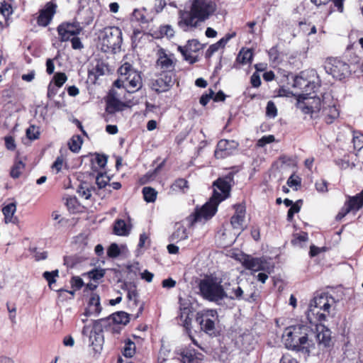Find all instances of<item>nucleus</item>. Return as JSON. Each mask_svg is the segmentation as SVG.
Instances as JSON below:
<instances>
[{"instance_id":"1","label":"nucleus","mask_w":363,"mask_h":363,"mask_svg":"<svg viewBox=\"0 0 363 363\" xmlns=\"http://www.w3.org/2000/svg\"><path fill=\"white\" fill-rule=\"evenodd\" d=\"M233 177L234 174L230 172L213 182V196L209 201L206 202L201 208H197L195 213L189 217L191 225L195 223L206 221L215 215L218 204L230 196L231 186L234 183Z\"/></svg>"},{"instance_id":"2","label":"nucleus","mask_w":363,"mask_h":363,"mask_svg":"<svg viewBox=\"0 0 363 363\" xmlns=\"http://www.w3.org/2000/svg\"><path fill=\"white\" fill-rule=\"evenodd\" d=\"M216 10L213 0H191L189 11H179V26L184 31H191L209 18Z\"/></svg>"},{"instance_id":"3","label":"nucleus","mask_w":363,"mask_h":363,"mask_svg":"<svg viewBox=\"0 0 363 363\" xmlns=\"http://www.w3.org/2000/svg\"><path fill=\"white\" fill-rule=\"evenodd\" d=\"M284 340H331V332L323 324H317L312 328L299 324L287 327L283 334Z\"/></svg>"},{"instance_id":"4","label":"nucleus","mask_w":363,"mask_h":363,"mask_svg":"<svg viewBox=\"0 0 363 363\" xmlns=\"http://www.w3.org/2000/svg\"><path fill=\"white\" fill-rule=\"evenodd\" d=\"M119 77L113 83L117 88H124L129 93H134L143 86L140 73L128 63L123 64L118 70Z\"/></svg>"},{"instance_id":"5","label":"nucleus","mask_w":363,"mask_h":363,"mask_svg":"<svg viewBox=\"0 0 363 363\" xmlns=\"http://www.w3.org/2000/svg\"><path fill=\"white\" fill-rule=\"evenodd\" d=\"M98 38L104 52L115 51L122 44V31L118 27H106L99 31Z\"/></svg>"},{"instance_id":"6","label":"nucleus","mask_w":363,"mask_h":363,"mask_svg":"<svg viewBox=\"0 0 363 363\" xmlns=\"http://www.w3.org/2000/svg\"><path fill=\"white\" fill-rule=\"evenodd\" d=\"M199 289L203 297L210 301H219L226 295L224 288L217 278L207 277L201 281Z\"/></svg>"},{"instance_id":"7","label":"nucleus","mask_w":363,"mask_h":363,"mask_svg":"<svg viewBox=\"0 0 363 363\" xmlns=\"http://www.w3.org/2000/svg\"><path fill=\"white\" fill-rule=\"evenodd\" d=\"M106 320H112L114 323L126 325L129 323V314L124 311H118L113 313L106 319H100L96 320L94 323L92 329L89 331V340H104L103 330L101 328V322Z\"/></svg>"},{"instance_id":"8","label":"nucleus","mask_w":363,"mask_h":363,"mask_svg":"<svg viewBox=\"0 0 363 363\" xmlns=\"http://www.w3.org/2000/svg\"><path fill=\"white\" fill-rule=\"evenodd\" d=\"M310 77H317L315 70L303 71L294 77L293 86L301 90L303 94L301 96H308L317 87V83L313 79H309Z\"/></svg>"},{"instance_id":"9","label":"nucleus","mask_w":363,"mask_h":363,"mask_svg":"<svg viewBox=\"0 0 363 363\" xmlns=\"http://www.w3.org/2000/svg\"><path fill=\"white\" fill-rule=\"evenodd\" d=\"M325 69L338 80H342L351 74L349 65L338 58H328L325 62Z\"/></svg>"},{"instance_id":"10","label":"nucleus","mask_w":363,"mask_h":363,"mask_svg":"<svg viewBox=\"0 0 363 363\" xmlns=\"http://www.w3.org/2000/svg\"><path fill=\"white\" fill-rule=\"evenodd\" d=\"M216 320L217 312L216 310H203L196 313V322L201 325V330L211 337L216 335L215 321Z\"/></svg>"},{"instance_id":"11","label":"nucleus","mask_w":363,"mask_h":363,"mask_svg":"<svg viewBox=\"0 0 363 363\" xmlns=\"http://www.w3.org/2000/svg\"><path fill=\"white\" fill-rule=\"evenodd\" d=\"M322 106L323 99L315 96H299L297 102V108L305 114L313 115L318 113L321 111Z\"/></svg>"},{"instance_id":"12","label":"nucleus","mask_w":363,"mask_h":363,"mask_svg":"<svg viewBox=\"0 0 363 363\" xmlns=\"http://www.w3.org/2000/svg\"><path fill=\"white\" fill-rule=\"evenodd\" d=\"M322 114L325 117V122L331 124L339 117L340 112L336 106L335 101L330 94L323 95V106L321 108Z\"/></svg>"},{"instance_id":"13","label":"nucleus","mask_w":363,"mask_h":363,"mask_svg":"<svg viewBox=\"0 0 363 363\" xmlns=\"http://www.w3.org/2000/svg\"><path fill=\"white\" fill-rule=\"evenodd\" d=\"M174 82L175 73L160 72L157 78L152 82L151 88L158 93L164 92L173 86Z\"/></svg>"},{"instance_id":"14","label":"nucleus","mask_w":363,"mask_h":363,"mask_svg":"<svg viewBox=\"0 0 363 363\" xmlns=\"http://www.w3.org/2000/svg\"><path fill=\"white\" fill-rule=\"evenodd\" d=\"M82 28L78 22L62 23L57 27V33L61 42H65L70 39L71 36L79 35Z\"/></svg>"},{"instance_id":"15","label":"nucleus","mask_w":363,"mask_h":363,"mask_svg":"<svg viewBox=\"0 0 363 363\" xmlns=\"http://www.w3.org/2000/svg\"><path fill=\"white\" fill-rule=\"evenodd\" d=\"M178 50L181 52L186 61L190 64L196 62L197 57L192 54L198 52L201 49V45L197 40H189L185 46H179Z\"/></svg>"},{"instance_id":"16","label":"nucleus","mask_w":363,"mask_h":363,"mask_svg":"<svg viewBox=\"0 0 363 363\" xmlns=\"http://www.w3.org/2000/svg\"><path fill=\"white\" fill-rule=\"evenodd\" d=\"M239 144L235 140H220L215 150V156L218 159L225 158L237 150Z\"/></svg>"},{"instance_id":"17","label":"nucleus","mask_w":363,"mask_h":363,"mask_svg":"<svg viewBox=\"0 0 363 363\" xmlns=\"http://www.w3.org/2000/svg\"><path fill=\"white\" fill-rule=\"evenodd\" d=\"M57 4L52 1L47 3L44 9L40 11L38 17V24L41 26H47L56 12Z\"/></svg>"},{"instance_id":"18","label":"nucleus","mask_w":363,"mask_h":363,"mask_svg":"<svg viewBox=\"0 0 363 363\" xmlns=\"http://www.w3.org/2000/svg\"><path fill=\"white\" fill-rule=\"evenodd\" d=\"M242 264L247 269L258 272L265 270L266 263L260 258L243 255L240 259Z\"/></svg>"},{"instance_id":"19","label":"nucleus","mask_w":363,"mask_h":363,"mask_svg":"<svg viewBox=\"0 0 363 363\" xmlns=\"http://www.w3.org/2000/svg\"><path fill=\"white\" fill-rule=\"evenodd\" d=\"M178 354L181 357L180 359L182 363H200L203 359V355L196 352L195 348L191 346L180 350Z\"/></svg>"},{"instance_id":"20","label":"nucleus","mask_w":363,"mask_h":363,"mask_svg":"<svg viewBox=\"0 0 363 363\" xmlns=\"http://www.w3.org/2000/svg\"><path fill=\"white\" fill-rule=\"evenodd\" d=\"M157 69L160 72L170 74L174 73L175 65L172 59L164 52H162L156 64Z\"/></svg>"},{"instance_id":"21","label":"nucleus","mask_w":363,"mask_h":363,"mask_svg":"<svg viewBox=\"0 0 363 363\" xmlns=\"http://www.w3.org/2000/svg\"><path fill=\"white\" fill-rule=\"evenodd\" d=\"M234 208L235 213L231 218V225L234 228H241L245 221V206L242 204H236Z\"/></svg>"},{"instance_id":"22","label":"nucleus","mask_w":363,"mask_h":363,"mask_svg":"<svg viewBox=\"0 0 363 363\" xmlns=\"http://www.w3.org/2000/svg\"><path fill=\"white\" fill-rule=\"evenodd\" d=\"M285 347L296 353L309 355L308 342H285Z\"/></svg>"},{"instance_id":"23","label":"nucleus","mask_w":363,"mask_h":363,"mask_svg":"<svg viewBox=\"0 0 363 363\" xmlns=\"http://www.w3.org/2000/svg\"><path fill=\"white\" fill-rule=\"evenodd\" d=\"M310 306L322 308L324 312L329 314L331 305L328 296L326 294H320L314 297L310 303Z\"/></svg>"},{"instance_id":"24","label":"nucleus","mask_w":363,"mask_h":363,"mask_svg":"<svg viewBox=\"0 0 363 363\" xmlns=\"http://www.w3.org/2000/svg\"><path fill=\"white\" fill-rule=\"evenodd\" d=\"M122 289L127 291V298L128 301H133V304L134 306H138L139 295L136 285L132 282H124Z\"/></svg>"},{"instance_id":"25","label":"nucleus","mask_w":363,"mask_h":363,"mask_svg":"<svg viewBox=\"0 0 363 363\" xmlns=\"http://www.w3.org/2000/svg\"><path fill=\"white\" fill-rule=\"evenodd\" d=\"M188 233L186 228L181 223H176L174 226V231L169 237V240L172 242H178L181 240L187 239Z\"/></svg>"},{"instance_id":"26","label":"nucleus","mask_w":363,"mask_h":363,"mask_svg":"<svg viewBox=\"0 0 363 363\" xmlns=\"http://www.w3.org/2000/svg\"><path fill=\"white\" fill-rule=\"evenodd\" d=\"M224 294H226L225 298H229L232 300H240L242 298L243 291L237 284L232 286L230 284H228V286H225L224 288Z\"/></svg>"},{"instance_id":"27","label":"nucleus","mask_w":363,"mask_h":363,"mask_svg":"<svg viewBox=\"0 0 363 363\" xmlns=\"http://www.w3.org/2000/svg\"><path fill=\"white\" fill-rule=\"evenodd\" d=\"M327 314V312H324L322 308L309 306L307 312V318L310 323L313 321H323L325 320Z\"/></svg>"},{"instance_id":"28","label":"nucleus","mask_w":363,"mask_h":363,"mask_svg":"<svg viewBox=\"0 0 363 363\" xmlns=\"http://www.w3.org/2000/svg\"><path fill=\"white\" fill-rule=\"evenodd\" d=\"M16 211V206L14 203H11L3 208L2 212L6 223H11L15 224L18 222L17 218L13 217Z\"/></svg>"},{"instance_id":"29","label":"nucleus","mask_w":363,"mask_h":363,"mask_svg":"<svg viewBox=\"0 0 363 363\" xmlns=\"http://www.w3.org/2000/svg\"><path fill=\"white\" fill-rule=\"evenodd\" d=\"M109 69L108 65L103 60H98L96 61L92 69L89 72L90 74H94L96 78L108 73Z\"/></svg>"},{"instance_id":"30","label":"nucleus","mask_w":363,"mask_h":363,"mask_svg":"<svg viewBox=\"0 0 363 363\" xmlns=\"http://www.w3.org/2000/svg\"><path fill=\"white\" fill-rule=\"evenodd\" d=\"M113 231L117 235L125 236L129 234L130 228L123 220L119 219L115 222Z\"/></svg>"},{"instance_id":"31","label":"nucleus","mask_w":363,"mask_h":363,"mask_svg":"<svg viewBox=\"0 0 363 363\" xmlns=\"http://www.w3.org/2000/svg\"><path fill=\"white\" fill-rule=\"evenodd\" d=\"M345 206H347L349 208H351L352 210H359L362 206H363V195L362 192L353 197H350V200L347 203H345Z\"/></svg>"},{"instance_id":"32","label":"nucleus","mask_w":363,"mask_h":363,"mask_svg":"<svg viewBox=\"0 0 363 363\" xmlns=\"http://www.w3.org/2000/svg\"><path fill=\"white\" fill-rule=\"evenodd\" d=\"M143 194L145 201L150 203L154 202L156 200L157 192L155 189L145 186L143 189Z\"/></svg>"},{"instance_id":"33","label":"nucleus","mask_w":363,"mask_h":363,"mask_svg":"<svg viewBox=\"0 0 363 363\" xmlns=\"http://www.w3.org/2000/svg\"><path fill=\"white\" fill-rule=\"evenodd\" d=\"M82 145V139L79 135H74L69 142V150L73 152H78Z\"/></svg>"},{"instance_id":"34","label":"nucleus","mask_w":363,"mask_h":363,"mask_svg":"<svg viewBox=\"0 0 363 363\" xmlns=\"http://www.w3.org/2000/svg\"><path fill=\"white\" fill-rule=\"evenodd\" d=\"M136 352V347L135 342H126L124 348L122 350V354L127 358L133 357Z\"/></svg>"},{"instance_id":"35","label":"nucleus","mask_w":363,"mask_h":363,"mask_svg":"<svg viewBox=\"0 0 363 363\" xmlns=\"http://www.w3.org/2000/svg\"><path fill=\"white\" fill-rule=\"evenodd\" d=\"M236 346L240 350V352L244 354H248L255 349L252 342H235Z\"/></svg>"},{"instance_id":"36","label":"nucleus","mask_w":363,"mask_h":363,"mask_svg":"<svg viewBox=\"0 0 363 363\" xmlns=\"http://www.w3.org/2000/svg\"><path fill=\"white\" fill-rule=\"evenodd\" d=\"M95 190L93 187H89L87 184H81L77 189V193L82 197L86 199H90L91 196V191Z\"/></svg>"},{"instance_id":"37","label":"nucleus","mask_w":363,"mask_h":363,"mask_svg":"<svg viewBox=\"0 0 363 363\" xmlns=\"http://www.w3.org/2000/svg\"><path fill=\"white\" fill-rule=\"evenodd\" d=\"M252 55L250 50H241L238 55V60L242 64H247L251 62Z\"/></svg>"},{"instance_id":"38","label":"nucleus","mask_w":363,"mask_h":363,"mask_svg":"<svg viewBox=\"0 0 363 363\" xmlns=\"http://www.w3.org/2000/svg\"><path fill=\"white\" fill-rule=\"evenodd\" d=\"M352 142L354 149L362 150L363 148V134L358 131H354Z\"/></svg>"},{"instance_id":"39","label":"nucleus","mask_w":363,"mask_h":363,"mask_svg":"<svg viewBox=\"0 0 363 363\" xmlns=\"http://www.w3.org/2000/svg\"><path fill=\"white\" fill-rule=\"evenodd\" d=\"M24 164L22 161H18L16 162L11 170V177L16 179L19 177L21 171L24 169Z\"/></svg>"},{"instance_id":"40","label":"nucleus","mask_w":363,"mask_h":363,"mask_svg":"<svg viewBox=\"0 0 363 363\" xmlns=\"http://www.w3.org/2000/svg\"><path fill=\"white\" fill-rule=\"evenodd\" d=\"M58 275L59 271L55 269L52 272H45L43 277L48 281L49 286L51 287V285L56 281L55 277H58Z\"/></svg>"},{"instance_id":"41","label":"nucleus","mask_w":363,"mask_h":363,"mask_svg":"<svg viewBox=\"0 0 363 363\" xmlns=\"http://www.w3.org/2000/svg\"><path fill=\"white\" fill-rule=\"evenodd\" d=\"M301 203L302 201L298 200L296 203H294V204H293L292 206L290 207L287 213V220L289 221L292 220L294 213H298L300 211Z\"/></svg>"},{"instance_id":"42","label":"nucleus","mask_w":363,"mask_h":363,"mask_svg":"<svg viewBox=\"0 0 363 363\" xmlns=\"http://www.w3.org/2000/svg\"><path fill=\"white\" fill-rule=\"evenodd\" d=\"M0 13L6 18L11 16L13 13V9L11 5L5 1L1 2Z\"/></svg>"},{"instance_id":"43","label":"nucleus","mask_w":363,"mask_h":363,"mask_svg":"<svg viewBox=\"0 0 363 363\" xmlns=\"http://www.w3.org/2000/svg\"><path fill=\"white\" fill-rule=\"evenodd\" d=\"M121 102L116 99H110L107 103V111L109 113H114L121 110Z\"/></svg>"},{"instance_id":"44","label":"nucleus","mask_w":363,"mask_h":363,"mask_svg":"<svg viewBox=\"0 0 363 363\" xmlns=\"http://www.w3.org/2000/svg\"><path fill=\"white\" fill-rule=\"evenodd\" d=\"M53 79L55 82V86L61 87L65 83L67 78L65 73L57 72L54 75Z\"/></svg>"},{"instance_id":"45","label":"nucleus","mask_w":363,"mask_h":363,"mask_svg":"<svg viewBox=\"0 0 363 363\" xmlns=\"http://www.w3.org/2000/svg\"><path fill=\"white\" fill-rule=\"evenodd\" d=\"M187 184L188 182L186 180L178 179L172 185V189L173 191L182 190L184 191L185 188H188Z\"/></svg>"},{"instance_id":"46","label":"nucleus","mask_w":363,"mask_h":363,"mask_svg":"<svg viewBox=\"0 0 363 363\" xmlns=\"http://www.w3.org/2000/svg\"><path fill=\"white\" fill-rule=\"evenodd\" d=\"M133 17L140 23H147L148 22L143 11L135 9L133 13Z\"/></svg>"},{"instance_id":"47","label":"nucleus","mask_w":363,"mask_h":363,"mask_svg":"<svg viewBox=\"0 0 363 363\" xmlns=\"http://www.w3.org/2000/svg\"><path fill=\"white\" fill-rule=\"evenodd\" d=\"M266 114L270 118H274L277 115V109L274 103L272 101H268L266 108Z\"/></svg>"},{"instance_id":"48","label":"nucleus","mask_w":363,"mask_h":363,"mask_svg":"<svg viewBox=\"0 0 363 363\" xmlns=\"http://www.w3.org/2000/svg\"><path fill=\"white\" fill-rule=\"evenodd\" d=\"M109 178L101 174H99L96 178V183L99 189H103L106 186L109 182Z\"/></svg>"},{"instance_id":"49","label":"nucleus","mask_w":363,"mask_h":363,"mask_svg":"<svg viewBox=\"0 0 363 363\" xmlns=\"http://www.w3.org/2000/svg\"><path fill=\"white\" fill-rule=\"evenodd\" d=\"M120 249L118 245L116 243H112L107 251L108 256L112 258L117 257L120 255Z\"/></svg>"},{"instance_id":"50","label":"nucleus","mask_w":363,"mask_h":363,"mask_svg":"<svg viewBox=\"0 0 363 363\" xmlns=\"http://www.w3.org/2000/svg\"><path fill=\"white\" fill-rule=\"evenodd\" d=\"M104 274H105V271H104V269H96L91 271L89 273V277L94 281L101 279L104 276Z\"/></svg>"},{"instance_id":"51","label":"nucleus","mask_w":363,"mask_h":363,"mask_svg":"<svg viewBox=\"0 0 363 363\" xmlns=\"http://www.w3.org/2000/svg\"><path fill=\"white\" fill-rule=\"evenodd\" d=\"M101 303H99V305L96 304L89 306L86 311V315H89L94 314L95 315H98L101 313Z\"/></svg>"},{"instance_id":"52","label":"nucleus","mask_w":363,"mask_h":363,"mask_svg":"<svg viewBox=\"0 0 363 363\" xmlns=\"http://www.w3.org/2000/svg\"><path fill=\"white\" fill-rule=\"evenodd\" d=\"M318 191L325 193L328 191V182L324 179H320L315 184Z\"/></svg>"},{"instance_id":"53","label":"nucleus","mask_w":363,"mask_h":363,"mask_svg":"<svg viewBox=\"0 0 363 363\" xmlns=\"http://www.w3.org/2000/svg\"><path fill=\"white\" fill-rule=\"evenodd\" d=\"M274 141V136L272 135H265L257 141V145L259 147H264L265 145L271 143Z\"/></svg>"},{"instance_id":"54","label":"nucleus","mask_w":363,"mask_h":363,"mask_svg":"<svg viewBox=\"0 0 363 363\" xmlns=\"http://www.w3.org/2000/svg\"><path fill=\"white\" fill-rule=\"evenodd\" d=\"M213 96H214V91L212 89H209L208 94H203L201 96L200 101H199L200 104L202 106H206L211 99H213Z\"/></svg>"},{"instance_id":"55","label":"nucleus","mask_w":363,"mask_h":363,"mask_svg":"<svg viewBox=\"0 0 363 363\" xmlns=\"http://www.w3.org/2000/svg\"><path fill=\"white\" fill-rule=\"evenodd\" d=\"M6 147L9 150H14L16 148V143L12 136H6L4 138Z\"/></svg>"},{"instance_id":"56","label":"nucleus","mask_w":363,"mask_h":363,"mask_svg":"<svg viewBox=\"0 0 363 363\" xmlns=\"http://www.w3.org/2000/svg\"><path fill=\"white\" fill-rule=\"evenodd\" d=\"M64 164V160L62 157H58L54 162L52 165V169L56 171V173H58L62 168Z\"/></svg>"},{"instance_id":"57","label":"nucleus","mask_w":363,"mask_h":363,"mask_svg":"<svg viewBox=\"0 0 363 363\" xmlns=\"http://www.w3.org/2000/svg\"><path fill=\"white\" fill-rule=\"evenodd\" d=\"M71 284L73 288L79 289L83 286L84 282L79 277H73L71 279Z\"/></svg>"},{"instance_id":"58","label":"nucleus","mask_w":363,"mask_h":363,"mask_svg":"<svg viewBox=\"0 0 363 363\" xmlns=\"http://www.w3.org/2000/svg\"><path fill=\"white\" fill-rule=\"evenodd\" d=\"M39 133L35 130L34 126L28 128L26 130V135L30 140H35L38 138Z\"/></svg>"},{"instance_id":"59","label":"nucleus","mask_w":363,"mask_h":363,"mask_svg":"<svg viewBox=\"0 0 363 363\" xmlns=\"http://www.w3.org/2000/svg\"><path fill=\"white\" fill-rule=\"evenodd\" d=\"M72 43V48L74 50H80L83 48V45L79 39V38L74 36L72 38L69 39Z\"/></svg>"},{"instance_id":"60","label":"nucleus","mask_w":363,"mask_h":363,"mask_svg":"<svg viewBox=\"0 0 363 363\" xmlns=\"http://www.w3.org/2000/svg\"><path fill=\"white\" fill-rule=\"evenodd\" d=\"M251 84L254 87H259L261 84V79L259 74L257 72L253 73L250 79Z\"/></svg>"},{"instance_id":"61","label":"nucleus","mask_w":363,"mask_h":363,"mask_svg":"<svg viewBox=\"0 0 363 363\" xmlns=\"http://www.w3.org/2000/svg\"><path fill=\"white\" fill-rule=\"evenodd\" d=\"M89 346L92 347L94 354H99L102 350V344L101 342H91Z\"/></svg>"},{"instance_id":"62","label":"nucleus","mask_w":363,"mask_h":363,"mask_svg":"<svg viewBox=\"0 0 363 363\" xmlns=\"http://www.w3.org/2000/svg\"><path fill=\"white\" fill-rule=\"evenodd\" d=\"M161 33L168 38L174 36V32L170 26H164L161 28Z\"/></svg>"},{"instance_id":"63","label":"nucleus","mask_w":363,"mask_h":363,"mask_svg":"<svg viewBox=\"0 0 363 363\" xmlns=\"http://www.w3.org/2000/svg\"><path fill=\"white\" fill-rule=\"evenodd\" d=\"M300 184L301 182L299 178L298 177H295L294 175H291L287 180V184L290 187L298 186Z\"/></svg>"},{"instance_id":"64","label":"nucleus","mask_w":363,"mask_h":363,"mask_svg":"<svg viewBox=\"0 0 363 363\" xmlns=\"http://www.w3.org/2000/svg\"><path fill=\"white\" fill-rule=\"evenodd\" d=\"M279 363H298L297 360L294 358H292L289 354H284L280 361Z\"/></svg>"}]
</instances>
